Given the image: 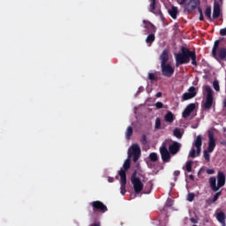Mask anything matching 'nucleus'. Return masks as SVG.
Instances as JSON below:
<instances>
[{
	"label": "nucleus",
	"mask_w": 226,
	"mask_h": 226,
	"mask_svg": "<svg viewBox=\"0 0 226 226\" xmlns=\"http://www.w3.org/2000/svg\"><path fill=\"white\" fill-rule=\"evenodd\" d=\"M175 65L177 68H179V66L183 64H188L190 61H192V64L193 66H197V53L195 51L190 50L186 47L181 48V52L175 54Z\"/></svg>",
	"instance_id": "obj_1"
},
{
	"label": "nucleus",
	"mask_w": 226,
	"mask_h": 226,
	"mask_svg": "<svg viewBox=\"0 0 226 226\" xmlns=\"http://www.w3.org/2000/svg\"><path fill=\"white\" fill-rule=\"evenodd\" d=\"M225 173L223 171H218L217 177H210L208 179L209 186L212 192H219L220 188L225 186Z\"/></svg>",
	"instance_id": "obj_2"
},
{
	"label": "nucleus",
	"mask_w": 226,
	"mask_h": 226,
	"mask_svg": "<svg viewBox=\"0 0 226 226\" xmlns=\"http://www.w3.org/2000/svg\"><path fill=\"white\" fill-rule=\"evenodd\" d=\"M215 147H216V139H215V132L213 131H208V147L207 150H204L203 156L206 162L211 161V154L209 153H213L215 151Z\"/></svg>",
	"instance_id": "obj_3"
},
{
	"label": "nucleus",
	"mask_w": 226,
	"mask_h": 226,
	"mask_svg": "<svg viewBox=\"0 0 226 226\" xmlns=\"http://www.w3.org/2000/svg\"><path fill=\"white\" fill-rule=\"evenodd\" d=\"M220 41L216 40L214 42V46L212 49V56L216 61H226V49L225 48H219Z\"/></svg>",
	"instance_id": "obj_4"
},
{
	"label": "nucleus",
	"mask_w": 226,
	"mask_h": 226,
	"mask_svg": "<svg viewBox=\"0 0 226 226\" xmlns=\"http://www.w3.org/2000/svg\"><path fill=\"white\" fill-rule=\"evenodd\" d=\"M203 93H207V95L205 102L202 104V109L204 110H209L211 107H213V102L215 100V97L213 96V89L209 85H206L203 87Z\"/></svg>",
	"instance_id": "obj_5"
},
{
	"label": "nucleus",
	"mask_w": 226,
	"mask_h": 226,
	"mask_svg": "<svg viewBox=\"0 0 226 226\" xmlns=\"http://www.w3.org/2000/svg\"><path fill=\"white\" fill-rule=\"evenodd\" d=\"M131 183L133 186L135 193H140L144 190V184L139 177H137V170H134L131 177Z\"/></svg>",
	"instance_id": "obj_6"
},
{
	"label": "nucleus",
	"mask_w": 226,
	"mask_h": 226,
	"mask_svg": "<svg viewBox=\"0 0 226 226\" xmlns=\"http://www.w3.org/2000/svg\"><path fill=\"white\" fill-rule=\"evenodd\" d=\"M194 147H196L197 150L195 148H192V150L189 153L190 158H195V154H200V151L202 150V136L198 135L196 139L194 140Z\"/></svg>",
	"instance_id": "obj_7"
},
{
	"label": "nucleus",
	"mask_w": 226,
	"mask_h": 226,
	"mask_svg": "<svg viewBox=\"0 0 226 226\" xmlns=\"http://www.w3.org/2000/svg\"><path fill=\"white\" fill-rule=\"evenodd\" d=\"M90 206H92L94 215H96V213H107L109 211L107 206L100 200L91 202Z\"/></svg>",
	"instance_id": "obj_8"
},
{
	"label": "nucleus",
	"mask_w": 226,
	"mask_h": 226,
	"mask_svg": "<svg viewBox=\"0 0 226 226\" xmlns=\"http://www.w3.org/2000/svg\"><path fill=\"white\" fill-rule=\"evenodd\" d=\"M129 158L133 159V162H138L139 158H140V147L138 144H133L131 147V149L128 151Z\"/></svg>",
	"instance_id": "obj_9"
},
{
	"label": "nucleus",
	"mask_w": 226,
	"mask_h": 226,
	"mask_svg": "<svg viewBox=\"0 0 226 226\" xmlns=\"http://www.w3.org/2000/svg\"><path fill=\"white\" fill-rule=\"evenodd\" d=\"M161 70L163 77H172L174 75V67L170 64H164L161 65Z\"/></svg>",
	"instance_id": "obj_10"
},
{
	"label": "nucleus",
	"mask_w": 226,
	"mask_h": 226,
	"mask_svg": "<svg viewBox=\"0 0 226 226\" xmlns=\"http://www.w3.org/2000/svg\"><path fill=\"white\" fill-rule=\"evenodd\" d=\"M160 154L164 163H167L170 161V151L167 149L165 144H162V146L160 147Z\"/></svg>",
	"instance_id": "obj_11"
},
{
	"label": "nucleus",
	"mask_w": 226,
	"mask_h": 226,
	"mask_svg": "<svg viewBox=\"0 0 226 226\" xmlns=\"http://www.w3.org/2000/svg\"><path fill=\"white\" fill-rule=\"evenodd\" d=\"M198 6H200V0H190L189 3L185 4V10L188 13H192Z\"/></svg>",
	"instance_id": "obj_12"
},
{
	"label": "nucleus",
	"mask_w": 226,
	"mask_h": 226,
	"mask_svg": "<svg viewBox=\"0 0 226 226\" xmlns=\"http://www.w3.org/2000/svg\"><path fill=\"white\" fill-rule=\"evenodd\" d=\"M181 149V143L177 141H174L171 145L169 147V151L170 154H177Z\"/></svg>",
	"instance_id": "obj_13"
},
{
	"label": "nucleus",
	"mask_w": 226,
	"mask_h": 226,
	"mask_svg": "<svg viewBox=\"0 0 226 226\" xmlns=\"http://www.w3.org/2000/svg\"><path fill=\"white\" fill-rule=\"evenodd\" d=\"M130 167H132V162L130 161V158H128L124 161L123 169H121L118 171V176H120V177H121V174H124V176L126 177V172H128V170H130Z\"/></svg>",
	"instance_id": "obj_14"
},
{
	"label": "nucleus",
	"mask_w": 226,
	"mask_h": 226,
	"mask_svg": "<svg viewBox=\"0 0 226 226\" xmlns=\"http://www.w3.org/2000/svg\"><path fill=\"white\" fill-rule=\"evenodd\" d=\"M195 110V103H190L183 112V117L186 119Z\"/></svg>",
	"instance_id": "obj_15"
},
{
	"label": "nucleus",
	"mask_w": 226,
	"mask_h": 226,
	"mask_svg": "<svg viewBox=\"0 0 226 226\" xmlns=\"http://www.w3.org/2000/svg\"><path fill=\"white\" fill-rule=\"evenodd\" d=\"M120 185L121 194L124 195L126 193V177L124 173H121Z\"/></svg>",
	"instance_id": "obj_16"
},
{
	"label": "nucleus",
	"mask_w": 226,
	"mask_h": 226,
	"mask_svg": "<svg viewBox=\"0 0 226 226\" xmlns=\"http://www.w3.org/2000/svg\"><path fill=\"white\" fill-rule=\"evenodd\" d=\"M144 27L148 31V33H156V26L146 19L143 20Z\"/></svg>",
	"instance_id": "obj_17"
},
{
	"label": "nucleus",
	"mask_w": 226,
	"mask_h": 226,
	"mask_svg": "<svg viewBox=\"0 0 226 226\" xmlns=\"http://www.w3.org/2000/svg\"><path fill=\"white\" fill-rule=\"evenodd\" d=\"M159 59L161 61V66L163 64H168L167 63L169 61V50L164 49L159 56Z\"/></svg>",
	"instance_id": "obj_18"
},
{
	"label": "nucleus",
	"mask_w": 226,
	"mask_h": 226,
	"mask_svg": "<svg viewBox=\"0 0 226 226\" xmlns=\"http://www.w3.org/2000/svg\"><path fill=\"white\" fill-rule=\"evenodd\" d=\"M220 196H222V191H217L212 199L207 200V204H209L210 206L211 204H215V202L220 199Z\"/></svg>",
	"instance_id": "obj_19"
},
{
	"label": "nucleus",
	"mask_w": 226,
	"mask_h": 226,
	"mask_svg": "<svg viewBox=\"0 0 226 226\" xmlns=\"http://www.w3.org/2000/svg\"><path fill=\"white\" fill-rule=\"evenodd\" d=\"M220 17V4H214L213 19H218Z\"/></svg>",
	"instance_id": "obj_20"
},
{
	"label": "nucleus",
	"mask_w": 226,
	"mask_h": 226,
	"mask_svg": "<svg viewBox=\"0 0 226 226\" xmlns=\"http://www.w3.org/2000/svg\"><path fill=\"white\" fill-rule=\"evenodd\" d=\"M174 119L175 117L172 111H168L164 116V120L166 121V123H174Z\"/></svg>",
	"instance_id": "obj_21"
},
{
	"label": "nucleus",
	"mask_w": 226,
	"mask_h": 226,
	"mask_svg": "<svg viewBox=\"0 0 226 226\" xmlns=\"http://www.w3.org/2000/svg\"><path fill=\"white\" fill-rule=\"evenodd\" d=\"M225 213L223 212H219L217 214V216H216V219L219 221V222L222 225V226H225L226 223H225Z\"/></svg>",
	"instance_id": "obj_22"
},
{
	"label": "nucleus",
	"mask_w": 226,
	"mask_h": 226,
	"mask_svg": "<svg viewBox=\"0 0 226 226\" xmlns=\"http://www.w3.org/2000/svg\"><path fill=\"white\" fill-rule=\"evenodd\" d=\"M155 37H154V33H151L150 34H148V36L146 39V43L148 44V47H151V45L153 44V41H154Z\"/></svg>",
	"instance_id": "obj_23"
},
{
	"label": "nucleus",
	"mask_w": 226,
	"mask_h": 226,
	"mask_svg": "<svg viewBox=\"0 0 226 226\" xmlns=\"http://www.w3.org/2000/svg\"><path fill=\"white\" fill-rule=\"evenodd\" d=\"M169 13L171 18L177 19V7L173 6L170 10H169Z\"/></svg>",
	"instance_id": "obj_24"
},
{
	"label": "nucleus",
	"mask_w": 226,
	"mask_h": 226,
	"mask_svg": "<svg viewBox=\"0 0 226 226\" xmlns=\"http://www.w3.org/2000/svg\"><path fill=\"white\" fill-rule=\"evenodd\" d=\"M132 135H133V127L129 126L127 127V130L125 132V137L127 140H130V139H132Z\"/></svg>",
	"instance_id": "obj_25"
},
{
	"label": "nucleus",
	"mask_w": 226,
	"mask_h": 226,
	"mask_svg": "<svg viewBox=\"0 0 226 226\" xmlns=\"http://www.w3.org/2000/svg\"><path fill=\"white\" fill-rule=\"evenodd\" d=\"M173 135L177 139H183V132H181V129H179V128H175L174 129Z\"/></svg>",
	"instance_id": "obj_26"
},
{
	"label": "nucleus",
	"mask_w": 226,
	"mask_h": 226,
	"mask_svg": "<svg viewBox=\"0 0 226 226\" xmlns=\"http://www.w3.org/2000/svg\"><path fill=\"white\" fill-rule=\"evenodd\" d=\"M192 98H194L192 94H189V92H185L182 95V102H187V100H192Z\"/></svg>",
	"instance_id": "obj_27"
},
{
	"label": "nucleus",
	"mask_w": 226,
	"mask_h": 226,
	"mask_svg": "<svg viewBox=\"0 0 226 226\" xmlns=\"http://www.w3.org/2000/svg\"><path fill=\"white\" fill-rule=\"evenodd\" d=\"M188 94L195 98L197 96V88L195 87H190L188 88Z\"/></svg>",
	"instance_id": "obj_28"
},
{
	"label": "nucleus",
	"mask_w": 226,
	"mask_h": 226,
	"mask_svg": "<svg viewBox=\"0 0 226 226\" xmlns=\"http://www.w3.org/2000/svg\"><path fill=\"white\" fill-rule=\"evenodd\" d=\"M161 129H162V119H160V117H157L155 119L154 130H161Z\"/></svg>",
	"instance_id": "obj_29"
},
{
	"label": "nucleus",
	"mask_w": 226,
	"mask_h": 226,
	"mask_svg": "<svg viewBox=\"0 0 226 226\" xmlns=\"http://www.w3.org/2000/svg\"><path fill=\"white\" fill-rule=\"evenodd\" d=\"M151 3H150V11L151 13H154V11L156 10V0H150Z\"/></svg>",
	"instance_id": "obj_30"
},
{
	"label": "nucleus",
	"mask_w": 226,
	"mask_h": 226,
	"mask_svg": "<svg viewBox=\"0 0 226 226\" xmlns=\"http://www.w3.org/2000/svg\"><path fill=\"white\" fill-rule=\"evenodd\" d=\"M205 16L208 20H213V18H211V7H207L205 11Z\"/></svg>",
	"instance_id": "obj_31"
},
{
	"label": "nucleus",
	"mask_w": 226,
	"mask_h": 226,
	"mask_svg": "<svg viewBox=\"0 0 226 226\" xmlns=\"http://www.w3.org/2000/svg\"><path fill=\"white\" fill-rule=\"evenodd\" d=\"M150 162H158V154L156 153H151L149 154Z\"/></svg>",
	"instance_id": "obj_32"
},
{
	"label": "nucleus",
	"mask_w": 226,
	"mask_h": 226,
	"mask_svg": "<svg viewBox=\"0 0 226 226\" xmlns=\"http://www.w3.org/2000/svg\"><path fill=\"white\" fill-rule=\"evenodd\" d=\"M193 164V161H188L185 164V170L188 172H192V165Z\"/></svg>",
	"instance_id": "obj_33"
},
{
	"label": "nucleus",
	"mask_w": 226,
	"mask_h": 226,
	"mask_svg": "<svg viewBox=\"0 0 226 226\" xmlns=\"http://www.w3.org/2000/svg\"><path fill=\"white\" fill-rule=\"evenodd\" d=\"M213 87L215 89V91H220V83L218 82V80H214L213 82Z\"/></svg>",
	"instance_id": "obj_34"
},
{
	"label": "nucleus",
	"mask_w": 226,
	"mask_h": 226,
	"mask_svg": "<svg viewBox=\"0 0 226 226\" xmlns=\"http://www.w3.org/2000/svg\"><path fill=\"white\" fill-rule=\"evenodd\" d=\"M148 79L149 80H154V81L156 82V80H158V77L156 75H154V73L149 72L148 73Z\"/></svg>",
	"instance_id": "obj_35"
},
{
	"label": "nucleus",
	"mask_w": 226,
	"mask_h": 226,
	"mask_svg": "<svg viewBox=\"0 0 226 226\" xmlns=\"http://www.w3.org/2000/svg\"><path fill=\"white\" fill-rule=\"evenodd\" d=\"M140 142L142 146H146L147 144V136H146V134L141 136Z\"/></svg>",
	"instance_id": "obj_36"
},
{
	"label": "nucleus",
	"mask_w": 226,
	"mask_h": 226,
	"mask_svg": "<svg viewBox=\"0 0 226 226\" xmlns=\"http://www.w3.org/2000/svg\"><path fill=\"white\" fill-rule=\"evenodd\" d=\"M193 199H195V194L189 193L188 197H187V200H189V202H192L193 200Z\"/></svg>",
	"instance_id": "obj_37"
},
{
	"label": "nucleus",
	"mask_w": 226,
	"mask_h": 226,
	"mask_svg": "<svg viewBox=\"0 0 226 226\" xmlns=\"http://www.w3.org/2000/svg\"><path fill=\"white\" fill-rule=\"evenodd\" d=\"M219 34H220V36H226V27L222 28V29L219 31Z\"/></svg>",
	"instance_id": "obj_38"
},
{
	"label": "nucleus",
	"mask_w": 226,
	"mask_h": 226,
	"mask_svg": "<svg viewBox=\"0 0 226 226\" xmlns=\"http://www.w3.org/2000/svg\"><path fill=\"white\" fill-rule=\"evenodd\" d=\"M180 174H181V171H179V170L174 171V176H175L174 180L175 181H177V177H179Z\"/></svg>",
	"instance_id": "obj_39"
},
{
	"label": "nucleus",
	"mask_w": 226,
	"mask_h": 226,
	"mask_svg": "<svg viewBox=\"0 0 226 226\" xmlns=\"http://www.w3.org/2000/svg\"><path fill=\"white\" fill-rule=\"evenodd\" d=\"M155 107H156V109H163V102H157L155 103Z\"/></svg>",
	"instance_id": "obj_40"
},
{
	"label": "nucleus",
	"mask_w": 226,
	"mask_h": 226,
	"mask_svg": "<svg viewBox=\"0 0 226 226\" xmlns=\"http://www.w3.org/2000/svg\"><path fill=\"white\" fill-rule=\"evenodd\" d=\"M187 0H177V3H178L180 5L186 4Z\"/></svg>",
	"instance_id": "obj_41"
},
{
	"label": "nucleus",
	"mask_w": 226,
	"mask_h": 226,
	"mask_svg": "<svg viewBox=\"0 0 226 226\" xmlns=\"http://www.w3.org/2000/svg\"><path fill=\"white\" fill-rule=\"evenodd\" d=\"M207 174H215V170L213 169L207 170Z\"/></svg>",
	"instance_id": "obj_42"
},
{
	"label": "nucleus",
	"mask_w": 226,
	"mask_h": 226,
	"mask_svg": "<svg viewBox=\"0 0 226 226\" xmlns=\"http://www.w3.org/2000/svg\"><path fill=\"white\" fill-rule=\"evenodd\" d=\"M190 222H191L192 223H198V222H199V221H197V219H195V218H191V219H190Z\"/></svg>",
	"instance_id": "obj_43"
},
{
	"label": "nucleus",
	"mask_w": 226,
	"mask_h": 226,
	"mask_svg": "<svg viewBox=\"0 0 226 226\" xmlns=\"http://www.w3.org/2000/svg\"><path fill=\"white\" fill-rule=\"evenodd\" d=\"M108 181H109V183H114V177H109Z\"/></svg>",
	"instance_id": "obj_44"
},
{
	"label": "nucleus",
	"mask_w": 226,
	"mask_h": 226,
	"mask_svg": "<svg viewBox=\"0 0 226 226\" xmlns=\"http://www.w3.org/2000/svg\"><path fill=\"white\" fill-rule=\"evenodd\" d=\"M198 11L200 13V15H202V8H200V6H198Z\"/></svg>",
	"instance_id": "obj_45"
},
{
	"label": "nucleus",
	"mask_w": 226,
	"mask_h": 226,
	"mask_svg": "<svg viewBox=\"0 0 226 226\" xmlns=\"http://www.w3.org/2000/svg\"><path fill=\"white\" fill-rule=\"evenodd\" d=\"M156 97H157V98H162V92H158V93L156 94Z\"/></svg>",
	"instance_id": "obj_46"
},
{
	"label": "nucleus",
	"mask_w": 226,
	"mask_h": 226,
	"mask_svg": "<svg viewBox=\"0 0 226 226\" xmlns=\"http://www.w3.org/2000/svg\"><path fill=\"white\" fill-rule=\"evenodd\" d=\"M200 21L204 20V14H200Z\"/></svg>",
	"instance_id": "obj_47"
},
{
	"label": "nucleus",
	"mask_w": 226,
	"mask_h": 226,
	"mask_svg": "<svg viewBox=\"0 0 226 226\" xmlns=\"http://www.w3.org/2000/svg\"><path fill=\"white\" fill-rule=\"evenodd\" d=\"M189 179H191V181H193V179H195V177L193 175H190Z\"/></svg>",
	"instance_id": "obj_48"
},
{
	"label": "nucleus",
	"mask_w": 226,
	"mask_h": 226,
	"mask_svg": "<svg viewBox=\"0 0 226 226\" xmlns=\"http://www.w3.org/2000/svg\"><path fill=\"white\" fill-rule=\"evenodd\" d=\"M90 226H101L100 222L92 223Z\"/></svg>",
	"instance_id": "obj_49"
}]
</instances>
